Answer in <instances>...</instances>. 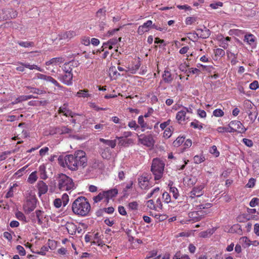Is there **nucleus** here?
Returning <instances> with one entry per match:
<instances>
[{"instance_id":"obj_6","label":"nucleus","mask_w":259,"mask_h":259,"mask_svg":"<svg viewBox=\"0 0 259 259\" xmlns=\"http://www.w3.org/2000/svg\"><path fill=\"white\" fill-rule=\"evenodd\" d=\"M30 219L34 224H36L41 226L45 225L49 221V217L45 211L40 209H37L32 212L30 215Z\"/></svg>"},{"instance_id":"obj_4","label":"nucleus","mask_w":259,"mask_h":259,"mask_svg":"<svg viewBox=\"0 0 259 259\" xmlns=\"http://www.w3.org/2000/svg\"><path fill=\"white\" fill-rule=\"evenodd\" d=\"M164 161L159 158H153L151 166V171L154 177L155 181L160 180L164 173Z\"/></svg>"},{"instance_id":"obj_55","label":"nucleus","mask_w":259,"mask_h":259,"mask_svg":"<svg viewBox=\"0 0 259 259\" xmlns=\"http://www.w3.org/2000/svg\"><path fill=\"white\" fill-rule=\"evenodd\" d=\"M15 186H17L16 184H14L13 186L11 187L8 191V192L7 193L5 197L7 198H11L14 195V191H13V188Z\"/></svg>"},{"instance_id":"obj_15","label":"nucleus","mask_w":259,"mask_h":259,"mask_svg":"<svg viewBox=\"0 0 259 259\" xmlns=\"http://www.w3.org/2000/svg\"><path fill=\"white\" fill-rule=\"evenodd\" d=\"M68 105L66 104H64L63 106H61L59 110L58 113L59 114L62 113L63 115L66 117H73L75 115H78L75 113L72 112L70 109L68 108Z\"/></svg>"},{"instance_id":"obj_36","label":"nucleus","mask_w":259,"mask_h":259,"mask_svg":"<svg viewBox=\"0 0 259 259\" xmlns=\"http://www.w3.org/2000/svg\"><path fill=\"white\" fill-rule=\"evenodd\" d=\"M244 41L249 45H251L255 41L254 36L252 34H246L244 36Z\"/></svg>"},{"instance_id":"obj_16","label":"nucleus","mask_w":259,"mask_h":259,"mask_svg":"<svg viewBox=\"0 0 259 259\" xmlns=\"http://www.w3.org/2000/svg\"><path fill=\"white\" fill-rule=\"evenodd\" d=\"M231 125L235 130V132L238 133H244L246 128L244 126L243 124L238 120H233L231 121Z\"/></svg>"},{"instance_id":"obj_12","label":"nucleus","mask_w":259,"mask_h":259,"mask_svg":"<svg viewBox=\"0 0 259 259\" xmlns=\"http://www.w3.org/2000/svg\"><path fill=\"white\" fill-rule=\"evenodd\" d=\"M150 177L147 174H143L138 178V185L140 188L142 190H147L149 189L151 186L150 184Z\"/></svg>"},{"instance_id":"obj_24","label":"nucleus","mask_w":259,"mask_h":259,"mask_svg":"<svg viewBox=\"0 0 259 259\" xmlns=\"http://www.w3.org/2000/svg\"><path fill=\"white\" fill-rule=\"evenodd\" d=\"M66 228L68 233L71 235H75L77 232V225L72 222H67L66 224Z\"/></svg>"},{"instance_id":"obj_31","label":"nucleus","mask_w":259,"mask_h":259,"mask_svg":"<svg viewBox=\"0 0 259 259\" xmlns=\"http://www.w3.org/2000/svg\"><path fill=\"white\" fill-rule=\"evenodd\" d=\"M91 244L92 245H93V244H96L98 246H100L102 248H103V249L104 250H105V251H106V249L107 248H110V246L105 245L103 243V241L101 239H98V240H97L96 241L94 240V241H92L91 242Z\"/></svg>"},{"instance_id":"obj_53","label":"nucleus","mask_w":259,"mask_h":259,"mask_svg":"<svg viewBox=\"0 0 259 259\" xmlns=\"http://www.w3.org/2000/svg\"><path fill=\"white\" fill-rule=\"evenodd\" d=\"M62 202L63 203V206H65L69 202V196L66 193H64L62 196Z\"/></svg>"},{"instance_id":"obj_38","label":"nucleus","mask_w":259,"mask_h":259,"mask_svg":"<svg viewBox=\"0 0 259 259\" xmlns=\"http://www.w3.org/2000/svg\"><path fill=\"white\" fill-rule=\"evenodd\" d=\"M190 126L193 127L194 128H198L201 130L203 128V124L200 123L198 120H195L190 123Z\"/></svg>"},{"instance_id":"obj_52","label":"nucleus","mask_w":259,"mask_h":259,"mask_svg":"<svg viewBox=\"0 0 259 259\" xmlns=\"http://www.w3.org/2000/svg\"><path fill=\"white\" fill-rule=\"evenodd\" d=\"M259 88V83L257 80H254L249 84V89L252 90H256Z\"/></svg>"},{"instance_id":"obj_30","label":"nucleus","mask_w":259,"mask_h":259,"mask_svg":"<svg viewBox=\"0 0 259 259\" xmlns=\"http://www.w3.org/2000/svg\"><path fill=\"white\" fill-rule=\"evenodd\" d=\"M37 172L34 171L29 175L27 181L28 183L33 184L37 181Z\"/></svg>"},{"instance_id":"obj_18","label":"nucleus","mask_w":259,"mask_h":259,"mask_svg":"<svg viewBox=\"0 0 259 259\" xmlns=\"http://www.w3.org/2000/svg\"><path fill=\"white\" fill-rule=\"evenodd\" d=\"M196 34L200 38L203 39L207 38L209 37L210 31L205 27H203V28H197L196 29Z\"/></svg>"},{"instance_id":"obj_47","label":"nucleus","mask_w":259,"mask_h":259,"mask_svg":"<svg viewBox=\"0 0 259 259\" xmlns=\"http://www.w3.org/2000/svg\"><path fill=\"white\" fill-rule=\"evenodd\" d=\"M253 168L254 172L259 174V159L255 160L253 162Z\"/></svg>"},{"instance_id":"obj_5","label":"nucleus","mask_w":259,"mask_h":259,"mask_svg":"<svg viewBox=\"0 0 259 259\" xmlns=\"http://www.w3.org/2000/svg\"><path fill=\"white\" fill-rule=\"evenodd\" d=\"M118 194V190L116 188L100 192L97 196L93 198L94 203H98L103 200L106 204L108 203L109 200L115 197Z\"/></svg>"},{"instance_id":"obj_58","label":"nucleus","mask_w":259,"mask_h":259,"mask_svg":"<svg viewBox=\"0 0 259 259\" xmlns=\"http://www.w3.org/2000/svg\"><path fill=\"white\" fill-rule=\"evenodd\" d=\"M81 42L85 46H89L91 44V40L88 36H83L81 38Z\"/></svg>"},{"instance_id":"obj_44","label":"nucleus","mask_w":259,"mask_h":259,"mask_svg":"<svg viewBox=\"0 0 259 259\" xmlns=\"http://www.w3.org/2000/svg\"><path fill=\"white\" fill-rule=\"evenodd\" d=\"M205 160V158L202 155H195L194 157V163L196 164H199L203 162Z\"/></svg>"},{"instance_id":"obj_14","label":"nucleus","mask_w":259,"mask_h":259,"mask_svg":"<svg viewBox=\"0 0 259 259\" xmlns=\"http://www.w3.org/2000/svg\"><path fill=\"white\" fill-rule=\"evenodd\" d=\"M152 26V21L151 20H148L143 24L140 25L138 28V33L142 35L144 33L148 32L151 28Z\"/></svg>"},{"instance_id":"obj_34","label":"nucleus","mask_w":259,"mask_h":259,"mask_svg":"<svg viewBox=\"0 0 259 259\" xmlns=\"http://www.w3.org/2000/svg\"><path fill=\"white\" fill-rule=\"evenodd\" d=\"M160 194V189L159 187L155 188L151 192L148 193L147 195L146 198H150L153 196L156 197Z\"/></svg>"},{"instance_id":"obj_37","label":"nucleus","mask_w":259,"mask_h":259,"mask_svg":"<svg viewBox=\"0 0 259 259\" xmlns=\"http://www.w3.org/2000/svg\"><path fill=\"white\" fill-rule=\"evenodd\" d=\"M213 233L211 229H208L206 231H202L199 233V236L202 238H207L210 237Z\"/></svg>"},{"instance_id":"obj_28","label":"nucleus","mask_w":259,"mask_h":259,"mask_svg":"<svg viewBox=\"0 0 259 259\" xmlns=\"http://www.w3.org/2000/svg\"><path fill=\"white\" fill-rule=\"evenodd\" d=\"M89 91L87 89L79 90L76 94V96L78 98H89L92 97V95L89 93Z\"/></svg>"},{"instance_id":"obj_27","label":"nucleus","mask_w":259,"mask_h":259,"mask_svg":"<svg viewBox=\"0 0 259 259\" xmlns=\"http://www.w3.org/2000/svg\"><path fill=\"white\" fill-rule=\"evenodd\" d=\"M227 54L228 57L230 59V62L232 65H235L238 63L237 56L238 54H235L230 51H227Z\"/></svg>"},{"instance_id":"obj_25","label":"nucleus","mask_w":259,"mask_h":259,"mask_svg":"<svg viewBox=\"0 0 259 259\" xmlns=\"http://www.w3.org/2000/svg\"><path fill=\"white\" fill-rule=\"evenodd\" d=\"M72 130L66 126H59L55 128V133L60 135L70 134Z\"/></svg>"},{"instance_id":"obj_2","label":"nucleus","mask_w":259,"mask_h":259,"mask_svg":"<svg viewBox=\"0 0 259 259\" xmlns=\"http://www.w3.org/2000/svg\"><path fill=\"white\" fill-rule=\"evenodd\" d=\"M192 204L196 210L190 212L188 213V217L189 218V221L193 222L200 221L204 218L207 212L202 209L210 208L212 206V204L211 203H201L200 201L197 200L193 201Z\"/></svg>"},{"instance_id":"obj_1","label":"nucleus","mask_w":259,"mask_h":259,"mask_svg":"<svg viewBox=\"0 0 259 259\" xmlns=\"http://www.w3.org/2000/svg\"><path fill=\"white\" fill-rule=\"evenodd\" d=\"M58 160L59 164L63 167L76 171L79 167L84 168L87 165L88 159L85 152L77 150L73 154L67 155L64 158L60 156Z\"/></svg>"},{"instance_id":"obj_21","label":"nucleus","mask_w":259,"mask_h":259,"mask_svg":"<svg viewBox=\"0 0 259 259\" xmlns=\"http://www.w3.org/2000/svg\"><path fill=\"white\" fill-rule=\"evenodd\" d=\"M73 73H64L60 80L65 84L70 85L72 84Z\"/></svg>"},{"instance_id":"obj_23","label":"nucleus","mask_w":259,"mask_h":259,"mask_svg":"<svg viewBox=\"0 0 259 259\" xmlns=\"http://www.w3.org/2000/svg\"><path fill=\"white\" fill-rule=\"evenodd\" d=\"M65 61V59L63 57H56L50 59L49 61L46 62V66L50 65H58L63 63Z\"/></svg>"},{"instance_id":"obj_41","label":"nucleus","mask_w":259,"mask_h":259,"mask_svg":"<svg viewBox=\"0 0 259 259\" xmlns=\"http://www.w3.org/2000/svg\"><path fill=\"white\" fill-rule=\"evenodd\" d=\"M162 198L163 202L165 203H168L171 201V197L169 194L166 192H164L162 194Z\"/></svg>"},{"instance_id":"obj_26","label":"nucleus","mask_w":259,"mask_h":259,"mask_svg":"<svg viewBox=\"0 0 259 259\" xmlns=\"http://www.w3.org/2000/svg\"><path fill=\"white\" fill-rule=\"evenodd\" d=\"M163 81L167 83H171L174 79V77L172 76L171 72L168 70H165L162 75Z\"/></svg>"},{"instance_id":"obj_49","label":"nucleus","mask_w":259,"mask_h":259,"mask_svg":"<svg viewBox=\"0 0 259 259\" xmlns=\"http://www.w3.org/2000/svg\"><path fill=\"white\" fill-rule=\"evenodd\" d=\"M47 81H49L53 83L56 87H57L59 88H61L62 87L58 82V81L55 79L54 78L50 76H48L47 77Z\"/></svg>"},{"instance_id":"obj_62","label":"nucleus","mask_w":259,"mask_h":259,"mask_svg":"<svg viewBox=\"0 0 259 259\" xmlns=\"http://www.w3.org/2000/svg\"><path fill=\"white\" fill-rule=\"evenodd\" d=\"M184 143V147L183 148V150L190 148L192 146V141L189 139L185 141Z\"/></svg>"},{"instance_id":"obj_40","label":"nucleus","mask_w":259,"mask_h":259,"mask_svg":"<svg viewBox=\"0 0 259 259\" xmlns=\"http://www.w3.org/2000/svg\"><path fill=\"white\" fill-rule=\"evenodd\" d=\"M214 54L215 57H222L225 54V51L221 48H218L214 50Z\"/></svg>"},{"instance_id":"obj_50","label":"nucleus","mask_w":259,"mask_h":259,"mask_svg":"<svg viewBox=\"0 0 259 259\" xmlns=\"http://www.w3.org/2000/svg\"><path fill=\"white\" fill-rule=\"evenodd\" d=\"M19 46L24 48H28L33 46V42L29 41H20L18 42Z\"/></svg>"},{"instance_id":"obj_60","label":"nucleus","mask_w":259,"mask_h":259,"mask_svg":"<svg viewBox=\"0 0 259 259\" xmlns=\"http://www.w3.org/2000/svg\"><path fill=\"white\" fill-rule=\"evenodd\" d=\"M210 152L215 155V157L219 156L220 153L217 150V148L215 146H212L211 147L209 150Z\"/></svg>"},{"instance_id":"obj_8","label":"nucleus","mask_w":259,"mask_h":259,"mask_svg":"<svg viewBox=\"0 0 259 259\" xmlns=\"http://www.w3.org/2000/svg\"><path fill=\"white\" fill-rule=\"evenodd\" d=\"M206 186V184L204 183L200 185H198L193 188L192 190L189 193V197L190 201H198V198L202 196L204 194L203 189Z\"/></svg>"},{"instance_id":"obj_10","label":"nucleus","mask_w":259,"mask_h":259,"mask_svg":"<svg viewBox=\"0 0 259 259\" xmlns=\"http://www.w3.org/2000/svg\"><path fill=\"white\" fill-rule=\"evenodd\" d=\"M138 142L142 145L149 148H152L154 146L155 141L152 134H141L140 135H138Z\"/></svg>"},{"instance_id":"obj_57","label":"nucleus","mask_w":259,"mask_h":259,"mask_svg":"<svg viewBox=\"0 0 259 259\" xmlns=\"http://www.w3.org/2000/svg\"><path fill=\"white\" fill-rule=\"evenodd\" d=\"M259 204V199L257 198H253L249 202V205L251 207H255Z\"/></svg>"},{"instance_id":"obj_39","label":"nucleus","mask_w":259,"mask_h":259,"mask_svg":"<svg viewBox=\"0 0 259 259\" xmlns=\"http://www.w3.org/2000/svg\"><path fill=\"white\" fill-rule=\"evenodd\" d=\"M146 205L147 206V207L149 208L150 209L157 210L156 205L154 203V202L152 199L148 200L146 202Z\"/></svg>"},{"instance_id":"obj_43","label":"nucleus","mask_w":259,"mask_h":259,"mask_svg":"<svg viewBox=\"0 0 259 259\" xmlns=\"http://www.w3.org/2000/svg\"><path fill=\"white\" fill-rule=\"evenodd\" d=\"M15 216H16V218L17 219H18L19 220L26 222V217L23 214V213L21 211H17L15 213Z\"/></svg>"},{"instance_id":"obj_9","label":"nucleus","mask_w":259,"mask_h":259,"mask_svg":"<svg viewBox=\"0 0 259 259\" xmlns=\"http://www.w3.org/2000/svg\"><path fill=\"white\" fill-rule=\"evenodd\" d=\"M37 199L34 194H30L26 202L23 205V208L26 213H29L36 207Z\"/></svg>"},{"instance_id":"obj_20","label":"nucleus","mask_w":259,"mask_h":259,"mask_svg":"<svg viewBox=\"0 0 259 259\" xmlns=\"http://www.w3.org/2000/svg\"><path fill=\"white\" fill-rule=\"evenodd\" d=\"M36 186L38 190V194L39 196L46 194L48 191V186L43 181H39L37 183Z\"/></svg>"},{"instance_id":"obj_29","label":"nucleus","mask_w":259,"mask_h":259,"mask_svg":"<svg viewBox=\"0 0 259 259\" xmlns=\"http://www.w3.org/2000/svg\"><path fill=\"white\" fill-rule=\"evenodd\" d=\"M116 138L119 140L118 144L121 146H127L133 143L132 139H125L123 137H116Z\"/></svg>"},{"instance_id":"obj_32","label":"nucleus","mask_w":259,"mask_h":259,"mask_svg":"<svg viewBox=\"0 0 259 259\" xmlns=\"http://www.w3.org/2000/svg\"><path fill=\"white\" fill-rule=\"evenodd\" d=\"M173 130L174 128L172 126L166 128L163 134V138L166 139L170 138L172 134Z\"/></svg>"},{"instance_id":"obj_7","label":"nucleus","mask_w":259,"mask_h":259,"mask_svg":"<svg viewBox=\"0 0 259 259\" xmlns=\"http://www.w3.org/2000/svg\"><path fill=\"white\" fill-rule=\"evenodd\" d=\"M57 187L61 191H69L74 188V184L71 178L62 174L58 179Z\"/></svg>"},{"instance_id":"obj_46","label":"nucleus","mask_w":259,"mask_h":259,"mask_svg":"<svg viewBox=\"0 0 259 259\" xmlns=\"http://www.w3.org/2000/svg\"><path fill=\"white\" fill-rule=\"evenodd\" d=\"M170 192L172 194L173 198L177 199L179 196V191L176 187H170Z\"/></svg>"},{"instance_id":"obj_22","label":"nucleus","mask_w":259,"mask_h":259,"mask_svg":"<svg viewBox=\"0 0 259 259\" xmlns=\"http://www.w3.org/2000/svg\"><path fill=\"white\" fill-rule=\"evenodd\" d=\"M76 62L74 61H70L68 63H65L62 68L64 72L72 73L73 69L75 67V65H76Z\"/></svg>"},{"instance_id":"obj_13","label":"nucleus","mask_w":259,"mask_h":259,"mask_svg":"<svg viewBox=\"0 0 259 259\" xmlns=\"http://www.w3.org/2000/svg\"><path fill=\"white\" fill-rule=\"evenodd\" d=\"M141 63L140 58L133 59L131 62L126 66V71L130 72L132 74H135L139 70Z\"/></svg>"},{"instance_id":"obj_63","label":"nucleus","mask_w":259,"mask_h":259,"mask_svg":"<svg viewBox=\"0 0 259 259\" xmlns=\"http://www.w3.org/2000/svg\"><path fill=\"white\" fill-rule=\"evenodd\" d=\"M223 5V4L222 2H218L215 3H212V4H210L209 6L212 9H216L218 8L219 7H222Z\"/></svg>"},{"instance_id":"obj_33","label":"nucleus","mask_w":259,"mask_h":259,"mask_svg":"<svg viewBox=\"0 0 259 259\" xmlns=\"http://www.w3.org/2000/svg\"><path fill=\"white\" fill-rule=\"evenodd\" d=\"M20 64L22 65H23V66H25V68H28L30 70L36 69L40 72H42L44 71V70L42 69H41L40 67H39L34 64L30 65L28 63H20Z\"/></svg>"},{"instance_id":"obj_64","label":"nucleus","mask_w":259,"mask_h":259,"mask_svg":"<svg viewBox=\"0 0 259 259\" xmlns=\"http://www.w3.org/2000/svg\"><path fill=\"white\" fill-rule=\"evenodd\" d=\"M62 200L60 198H56L54 201V205L56 208H60L62 205Z\"/></svg>"},{"instance_id":"obj_48","label":"nucleus","mask_w":259,"mask_h":259,"mask_svg":"<svg viewBox=\"0 0 259 259\" xmlns=\"http://www.w3.org/2000/svg\"><path fill=\"white\" fill-rule=\"evenodd\" d=\"M224 115V111L221 109H217L213 111V115L217 117H222Z\"/></svg>"},{"instance_id":"obj_51","label":"nucleus","mask_w":259,"mask_h":259,"mask_svg":"<svg viewBox=\"0 0 259 259\" xmlns=\"http://www.w3.org/2000/svg\"><path fill=\"white\" fill-rule=\"evenodd\" d=\"M18 98H19V101H20V102H21L27 101L28 100H29V99H31L32 98H34L35 97L32 95H30L20 96L18 97Z\"/></svg>"},{"instance_id":"obj_59","label":"nucleus","mask_w":259,"mask_h":259,"mask_svg":"<svg viewBox=\"0 0 259 259\" xmlns=\"http://www.w3.org/2000/svg\"><path fill=\"white\" fill-rule=\"evenodd\" d=\"M128 126L131 128H134L135 130H137L139 127V125L137 124L135 120L130 121L128 123Z\"/></svg>"},{"instance_id":"obj_61","label":"nucleus","mask_w":259,"mask_h":259,"mask_svg":"<svg viewBox=\"0 0 259 259\" xmlns=\"http://www.w3.org/2000/svg\"><path fill=\"white\" fill-rule=\"evenodd\" d=\"M170 122H171V120L168 119L167 121L161 123L160 124V127L161 128V129L162 130H163L165 129L166 128H167V126H168L170 125Z\"/></svg>"},{"instance_id":"obj_56","label":"nucleus","mask_w":259,"mask_h":259,"mask_svg":"<svg viewBox=\"0 0 259 259\" xmlns=\"http://www.w3.org/2000/svg\"><path fill=\"white\" fill-rule=\"evenodd\" d=\"M16 249L20 255L24 256L26 254L25 250L22 246L18 245L17 246Z\"/></svg>"},{"instance_id":"obj_45","label":"nucleus","mask_w":259,"mask_h":259,"mask_svg":"<svg viewBox=\"0 0 259 259\" xmlns=\"http://www.w3.org/2000/svg\"><path fill=\"white\" fill-rule=\"evenodd\" d=\"M197 179L196 177L190 178L188 179L187 184L189 187H192L196 184Z\"/></svg>"},{"instance_id":"obj_11","label":"nucleus","mask_w":259,"mask_h":259,"mask_svg":"<svg viewBox=\"0 0 259 259\" xmlns=\"http://www.w3.org/2000/svg\"><path fill=\"white\" fill-rule=\"evenodd\" d=\"M192 109L191 108L182 107V109L177 112L176 118L179 123H181L182 121L189 120L190 117L187 114H192Z\"/></svg>"},{"instance_id":"obj_3","label":"nucleus","mask_w":259,"mask_h":259,"mask_svg":"<svg viewBox=\"0 0 259 259\" xmlns=\"http://www.w3.org/2000/svg\"><path fill=\"white\" fill-rule=\"evenodd\" d=\"M90 210V204L85 197H78L72 204V212L77 215L85 217L89 214Z\"/></svg>"},{"instance_id":"obj_17","label":"nucleus","mask_w":259,"mask_h":259,"mask_svg":"<svg viewBox=\"0 0 259 259\" xmlns=\"http://www.w3.org/2000/svg\"><path fill=\"white\" fill-rule=\"evenodd\" d=\"M76 35V33L74 31H67L59 34V40H65L68 41Z\"/></svg>"},{"instance_id":"obj_35","label":"nucleus","mask_w":259,"mask_h":259,"mask_svg":"<svg viewBox=\"0 0 259 259\" xmlns=\"http://www.w3.org/2000/svg\"><path fill=\"white\" fill-rule=\"evenodd\" d=\"M185 137H178L176 140L173 142V146L176 147L180 146L185 141Z\"/></svg>"},{"instance_id":"obj_42","label":"nucleus","mask_w":259,"mask_h":259,"mask_svg":"<svg viewBox=\"0 0 259 259\" xmlns=\"http://www.w3.org/2000/svg\"><path fill=\"white\" fill-rule=\"evenodd\" d=\"M106 10L105 8L100 9L96 13V17L102 18L105 17Z\"/></svg>"},{"instance_id":"obj_54","label":"nucleus","mask_w":259,"mask_h":259,"mask_svg":"<svg viewBox=\"0 0 259 259\" xmlns=\"http://www.w3.org/2000/svg\"><path fill=\"white\" fill-rule=\"evenodd\" d=\"M138 203L136 201L130 202L128 204V207L131 210H137L138 208Z\"/></svg>"},{"instance_id":"obj_19","label":"nucleus","mask_w":259,"mask_h":259,"mask_svg":"<svg viewBox=\"0 0 259 259\" xmlns=\"http://www.w3.org/2000/svg\"><path fill=\"white\" fill-rule=\"evenodd\" d=\"M99 153L104 159H109L111 156V151L109 147H100L99 150Z\"/></svg>"}]
</instances>
